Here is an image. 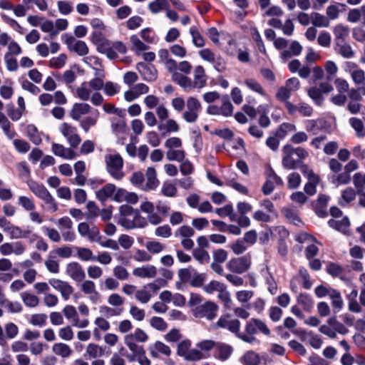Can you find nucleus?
Segmentation results:
<instances>
[{"label": "nucleus", "instance_id": "13", "mask_svg": "<svg viewBox=\"0 0 365 365\" xmlns=\"http://www.w3.org/2000/svg\"><path fill=\"white\" fill-rule=\"evenodd\" d=\"M218 309L219 307L215 302L208 301L196 307L195 315L199 318H206L208 320H212L216 317Z\"/></svg>", "mask_w": 365, "mask_h": 365}, {"label": "nucleus", "instance_id": "28", "mask_svg": "<svg viewBox=\"0 0 365 365\" xmlns=\"http://www.w3.org/2000/svg\"><path fill=\"white\" fill-rule=\"evenodd\" d=\"M116 187L112 183H108L96 192V197L99 201L105 202L114 196Z\"/></svg>", "mask_w": 365, "mask_h": 365}, {"label": "nucleus", "instance_id": "17", "mask_svg": "<svg viewBox=\"0 0 365 365\" xmlns=\"http://www.w3.org/2000/svg\"><path fill=\"white\" fill-rule=\"evenodd\" d=\"M215 327L217 328L227 329L230 331L235 333L239 338L241 334L240 331V322L237 319H230L229 316H222L216 322Z\"/></svg>", "mask_w": 365, "mask_h": 365}, {"label": "nucleus", "instance_id": "6", "mask_svg": "<svg viewBox=\"0 0 365 365\" xmlns=\"http://www.w3.org/2000/svg\"><path fill=\"white\" fill-rule=\"evenodd\" d=\"M177 354L190 361H197L206 358L205 355L197 348H192V342L188 339L182 340L178 344Z\"/></svg>", "mask_w": 365, "mask_h": 365}, {"label": "nucleus", "instance_id": "11", "mask_svg": "<svg viewBox=\"0 0 365 365\" xmlns=\"http://www.w3.org/2000/svg\"><path fill=\"white\" fill-rule=\"evenodd\" d=\"M344 70L347 72L355 86H365V71L354 62L347 61L345 63Z\"/></svg>", "mask_w": 365, "mask_h": 365}, {"label": "nucleus", "instance_id": "44", "mask_svg": "<svg viewBox=\"0 0 365 365\" xmlns=\"http://www.w3.org/2000/svg\"><path fill=\"white\" fill-rule=\"evenodd\" d=\"M217 298L223 303L224 307L226 309H232V300L230 293L227 290L226 286L218 292Z\"/></svg>", "mask_w": 365, "mask_h": 365}, {"label": "nucleus", "instance_id": "53", "mask_svg": "<svg viewBox=\"0 0 365 365\" xmlns=\"http://www.w3.org/2000/svg\"><path fill=\"white\" fill-rule=\"evenodd\" d=\"M77 257L83 261H95L96 256L92 250L87 247H76Z\"/></svg>", "mask_w": 365, "mask_h": 365}, {"label": "nucleus", "instance_id": "63", "mask_svg": "<svg viewBox=\"0 0 365 365\" xmlns=\"http://www.w3.org/2000/svg\"><path fill=\"white\" fill-rule=\"evenodd\" d=\"M120 284L116 278L112 277H107L101 284L103 289L113 291L117 289Z\"/></svg>", "mask_w": 365, "mask_h": 365}, {"label": "nucleus", "instance_id": "54", "mask_svg": "<svg viewBox=\"0 0 365 365\" xmlns=\"http://www.w3.org/2000/svg\"><path fill=\"white\" fill-rule=\"evenodd\" d=\"M217 342L211 339L202 340L196 344V348L201 353L208 352L216 347Z\"/></svg>", "mask_w": 365, "mask_h": 365}, {"label": "nucleus", "instance_id": "30", "mask_svg": "<svg viewBox=\"0 0 365 365\" xmlns=\"http://www.w3.org/2000/svg\"><path fill=\"white\" fill-rule=\"evenodd\" d=\"M99 112L96 110L94 115L81 118V120H78L79 125L85 133H88L92 127H94L97 124Z\"/></svg>", "mask_w": 365, "mask_h": 365}, {"label": "nucleus", "instance_id": "1", "mask_svg": "<svg viewBox=\"0 0 365 365\" xmlns=\"http://www.w3.org/2000/svg\"><path fill=\"white\" fill-rule=\"evenodd\" d=\"M104 86V79L100 78H93L89 81L83 82L76 88V96L83 101H91V103L96 106H100L103 103V97L98 92Z\"/></svg>", "mask_w": 365, "mask_h": 365}, {"label": "nucleus", "instance_id": "40", "mask_svg": "<svg viewBox=\"0 0 365 365\" xmlns=\"http://www.w3.org/2000/svg\"><path fill=\"white\" fill-rule=\"evenodd\" d=\"M158 128L160 131L165 130L168 133H177L180 130V125L174 119L168 118L165 123H160Z\"/></svg>", "mask_w": 365, "mask_h": 365}, {"label": "nucleus", "instance_id": "50", "mask_svg": "<svg viewBox=\"0 0 365 365\" xmlns=\"http://www.w3.org/2000/svg\"><path fill=\"white\" fill-rule=\"evenodd\" d=\"M329 298L331 300V305L333 308L339 311L343 307L344 302L341 294L338 290L331 289Z\"/></svg>", "mask_w": 365, "mask_h": 365}, {"label": "nucleus", "instance_id": "15", "mask_svg": "<svg viewBox=\"0 0 365 365\" xmlns=\"http://www.w3.org/2000/svg\"><path fill=\"white\" fill-rule=\"evenodd\" d=\"M63 313L66 318L71 321L72 326L77 328H86L89 324L87 319L80 320L76 308L72 305H66L63 309Z\"/></svg>", "mask_w": 365, "mask_h": 365}, {"label": "nucleus", "instance_id": "3", "mask_svg": "<svg viewBox=\"0 0 365 365\" xmlns=\"http://www.w3.org/2000/svg\"><path fill=\"white\" fill-rule=\"evenodd\" d=\"M179 86L186 92H190L194 89L204 88L207 81V76L205 68L202 66H197L193 71V80L185 75L179 76Z\"/></svg>", "mask_w": 365, "mask_h": 365}, {"label": "nucleus", "instance_id": "52", "mask_svg": "<svg viewBox=\"0 0 365 365\" xmlns=\"http://www.w3.org/2000/svg\"><path fill=\"white\" fill-rule=\"evenodd\" d=\"M244 83L248 88L259 95L264 96L266 93L260 83L254 78H247L245 80Z\"/></svg>", "mask_w": 365, "mask_h": 365}, {"label": "nucleus", "instance_id": "25", "mask_svg": "<svg viewBox=\"0 0 365 365\" xmlns=\"http://www.w3.org/2000/svg\"><path fill=\"white\" fill-rule=\"evenodd\" d=\"M157 268L152 264L143 265L133 270V274L140 278L152 279L157 275Z\"/></svg>", "mask_w": 365, "mask_h": 365}, {"label": "nucleus", "instance_id": "23", "mask_svg": "<svg viewBox=\"0 0 365 365\" xmlns=\"http://www.w3.org/2000/svg\"><path fill=\"white\" fill-rule=\"evenodd\" d=\"M232 352L233 348L231 345L222 342H217L215 349L214 356L222 361H225L230 357Z\"/></svg>", "mask_w": 365, "mask_h": 365}, {"label": "nucleus", "instance_id": "12", "mask_svg": "<svg viewBox=\"0 0 365 365\" xmlns=\"http://www.w3.org/2000/svg\"><path fill=\"white\" fill-rule=\"evenodd\" d=\"M250 257L245 255L231 259L227 263V268L232 273L240 274L247 272L250 269Z\"/></svg>", "mask_w": 365, "mask_h": 365}, {"label": "nucleus", "instance_id": "31", "mask_svg": "<svg viewBox=\"0 0 365 365\" xmlns=\"http://www.w3.org/2000/svg\"><path fill=\"white\" fill-rule=\"evenodd\" d=\"M146 184L145 190H155L158 184L159 180L157 178L156 171L153 168L149 167L146 170Z\"/></svg>", "mask_w": 365, "mask_h": 365}, {"label": "nucleus", "instance_id": "24", "mask_svg": "<svg viewBox=\"0 0 365 365\" xmlns=\"http://www.w3.org/2000/svg\"><path fill=\"white\" fill-rule=\"evenodd\" d=\"M138 68L143 78L148 82L154 81L158 76L157 71L153 65H146L144 63H138Z\"/></svg>", "mask_w": 365, "mask_h": 365}, {"label": "nucleus", "instance_id": "21", "mask_svg": "<svg viewBox=\"0 0 365 365\" xmlns=\"http://www.w3.org/2000/svg\"><path fill=\"white\" fill-rule=\"evenodd\" d=\"M287 112L290 115H294L298 112L304 117H309L313 113V108L308 103L300 102L297 105L288 104Z\"/></svg>", "mask_w": 365, "mask_h": 365}, {"label": "nucleus", "instance_id": "58", "mask_svg": "<svg viewBox=\"0 0 365 365\" xmlns=\"http://www.w3.org/2000/svg\"><path fill=\"white\" fill-rule=\"evenodd\" d=\"M205 280L206 274L199 273L195 269L189 284L194 287H200L203 285Z\"/></svg>", "mask_w": 365, "mask_h": 365}, {"label": "nucleus", "instance_id": "37", "mask_svg": "<svg viewBox=\"0 0 365 365\" xmlns=\"http://www.w3.org/2000/svg\"><path fill=\"white\" fill-rule=\"evenodd\" d=\"M167 70L171 73L172 80L179 84V76H182V73L178 71V63L173 58H170L163 63Z\"/></svg>", "mask_w": 365, "mask_h": 365}, {"label": "nucleus", "instance_id": "38", "mask_svg": "<svg viewBox=\"0 0 365 365\" xmlns=\"http://www.w3.org/2000/svg\"><path fill=\"white\" fill-rule=\"evenodd\" d=\"M20 297L23 303L27 307L34 308L39 304V298L34 294L24 292L21 293Z\"/></svg>", "mask_w": 365, "mask_h": 365}, {"label": "nucleus", "instance_id": "46", "mask_svg": "<svg viewBox=\"0 0 365 365\" xmlns=\"http://www.w3.org/2000/svg\"><path fill=\"white\" fill-rule=\"evenodd\" d=\"M161 192L165 197H174L177 195L178 189L174 183L165 181L162 185Z\"/></svg>", "mask_w": 365, "mask_h": 365}, {"label": "nucleus", "instance_id": "9", "mask_svg": "<svg viewBox=\"0 0 365 365\" xmlns=\"http://www.w3.org/2000/svg\"><path fill=\"white\" fill-rule=\"evenodd\" d=\"M186 110L182 113V118L188 123H195L201 111L202 106L199 100L190 96L186 101Z\"/></svg>", "mask_w": 365, "mask_h": 365}, {"label": "nucleus", "instance_id": "61", "mask_svg": "<svg viewBox=\"0 0 365 365\" xmlns=\"http://www.w3.org/2000/svg\"><path fill=\"white\" fill-rule=\"evenodd\" d=\"M145 247L152 254H159L165 250V246L158 241L153 240L147 242Z\"/></svg>", "mask_w": 365, "mask_h": 365}, {"label": "nucleus", "instance_id": "32", "mask_svg": "<svg viewBox=\"0 0 365 365\" xmlns=\"http://www.w3.org/2000/svg\"><path fill=\"white\" fill-rule=\"evenodd\" d=\"M27 185L31 191L40 199L45 198L49 193L48 190L42 184H39L36 181L29 180L27 181Z\"/></svg>", "mask_w": 365, "mask_h": 365}, {"label": "nucleus", "instance_id": "29", "mask_svg": "<svg viewBox=\"0 0 365 365\" xmlns=\"http://www.w3.org/2000/svg\"><path fill=\"white\" fill-rule=\"evenodd\" d=\"M333 33L336 43H344L349 35L350 29L347 26L339 24L334 27Z\"/></svg>", "mask_w": 365, "mask_h": 365}, {"label": "nucleus", "instance_id": "57", "mask_svg": "<svg viewBox=\"0 0 365 365\" xmlns=\"http://www.w3.org/2000/svg\"><path fill=\"white\" fill-rule=\"evenodd\" d=\"M150 325L155 329L164 331L168 328L167 322L161 317H153L150 319Z\"/></svg>", "mask_w": 365, "mask_h": 365}, {"label": "nucleus", "instance_id": "4", "mask_svg": "<svg viewBox=\"0 0 365 365\" xmlns=\"http://www.w3.org/2000/svg\"><path fill=\"white\" fill-rule=\"evenodd\" d=\"M245 331V333H241L239 335V338L247 343L254 342L256 339L254 335L258 333H262L265 336H270L271 334V331L267 324L257 318H252L246 322Z\"/></svg>", "mask_w": 365, "mask_h": 365}, {"label": "nucleus", "instance_id": "35", "mask_svg": "<svg viewBox=\"0 0 365 365\" xmlns=\"http://www.w3.org/2000/svg\"><path fill=\"white\" fill-rule=\"evenodd\" d=\"M86 354L90 359H97L105 354V349L98 344L90 343L86 348Z\"/></svg>", "mask_w": 365, "mask_h": 365}, {"label": "nucleus", "instance_id": "22", "mask_svg": "<svg viewBox=\"0 0 365 365\" xmlns=\"http://www.w3.org/2000/svg\"><path fill=\"white\" fill-rule=\"evenodd\" d=\"M51 150L55 155L66 160H72L77 156L76 152L71 146L70 148H66L59 143H53L51 146Z\"/></svg>", "mask_w": 365, "mask_h": 365}, {"label": "nucleus", "instance_id": "48", "mask_svg": "<svg viewBox=\"0 0 365 365\" xmlns=\"http://www.w3.org/2000/svg\"><path fill=\"white\" fill-rule=\"evenodd\" d=\"M193 257L200 264L208 263L210 259V255L207 251L202 248H195L192 250Z\"/></svg>", "mask_w": 365, "mask_h": 365}, {"label": "nucleus", "instance_id": "10", "mask_svg": "<svg viewBox=\"0 0 365 365\" xmlns=\"http://www.w3.org/2000/svg\"><path fill=\"white\" fill-rule=\"evenodd\" d=\"M118 223L125 229L143 228L147 225V220L141 216L139 211L127 217H118Z\"/></svg>", "mask_w": 365, "mask_h": 365}, {"label": "nucleus", "instance_id": "56", "mask_svg": "<svg viewBox=\"0 0 365 365\" xmlns=\"http://www.w3.org/2000/svg\"><path fill=\"white\" fill-rule=\"evenodd\" d=\"M195 235V230L188 225H182L175 232L176 237L191 238Z\"/></svg>", "mask_w": 365, "mask_h": 365}, {"label": "nucleus", "instance_id": "19", "mask_svg": "<svg viewBox=\"0 0 365 365\" xmlns=\"http://www.w3.org/2000/svg\"><path fill=\"white\" fill-rule=\"evenodd\" d=\"M92 107L86 102L75 103L69 110V116L73 120L78 121L81 118L91 112Z\"/></svg>", "mask_w": 365, "mask_h": 365}, {"label": "nucleus", "instance_id": "2", "mask_svg": "<svg viewBox=\"0 0 365 365\" xmlns=\"http://www.w3.org/2000/svg\"><path fill=\"white\" fill-rule=\"evenodd\" d=\"M282 152V164L284 168L288 170L296 169L309 155V152L304 148H294L289 144L284 145Z\"/></svg>", "mask_w": 365, "mask_h": 365}, {"label": "nucleus", "instance_id": "18", "mask_svg": "<svg viewBox=\"0 0 365 365\" xmlns=\"http://www.w3.org/2000/svg\"><path fill=\"white\" fill-rule=\"evenodd\" d=\"M66 274L75 282H81L86 279V273L81 264L76 262L66 265Z\"/></svg>", "mask_w": 365, "mask_h": 365}, {"label": "nucleus", "instance_id": "41", "mask_svg": "<svg viewBox=\"0 0 365 365\" xmlns=\"http://www.w3.org/2000/svg\"><path fill=\"white\" fill-rule=\"evenodd\" d=\"M336 46L337 47V53L344 58H351L354 56L355 52L349 44L344 42L337 43Z\"/></svg>", "mask_w": 365, "mask_h": 365}, {"label": "nucleus", "instance_id": "59", "mask_svg": "<svg viewBox=\"0 0 365 365\" xmlns=\"http://www.w3.org/2000/svg\"><path fill=\"white\" fill-rule=\"evenodd\" d=\"M308 96L318 105L322 106L324 103V98L321 93L320 89L317 87H312L308 90Z\"/></svg>", "mask_w": 365, "mask_h": 365}, {"label": "nucleus", "instance_id": "62", "mask_svg": "<svg viewBox=\"0 0 365 365\" xmlns=\"http://www.w3.org/2000/svg\"><path fill=\"white\" fill-rule=\"evenodd\" d=\"M47 315L46 314L39 313L32 314L29 319V323L34 326L43 327L46 324Z\"/></svg>", "mask_w": 365, "mask_h": 365}, {"label": "nucleus", "instance_id": "7", "mask_svg": "<svg viewBox=\"0 0 365 365\" xmlns=\"http://www.w3.org/2000/svg\"><path fill=\"white\" fill-rule=\"evenodd\" d=\"M319 331L331 339H335L336 334L345 335L349 332V329L341 322L336 319V317L328 319L327 324L322 325Z\"/></svg>", "mask_w": 365, "mask_h": 365}, {"label": "nucleus", "instance_id": "26", "mask_svg": "<svg viewBox=\"0 0 365 365\" xmlns=\"http://www.w3.org/2000/svg\"><path fill=\"white\" fill-rule=\"evenodd\" d=\"M51 350L54 354L63 359L70 357L73 353L71 347L68 344L63 342L55 343L52 346Z\"/></svg>", "mask_w": 365, "mask_h": 365}, {"label": "nucleus", "instance_id": "5", "mask_svg": "<svg viewBox=\"0 0 365 365\" xmlns=\"http://www.w3.org/2000/svg\"><path fill=\"white\" fill-rule=\"evenodd\" d=\"M106 171L117 180L124 178L123 159L119 153H109L104 156Z\"/></svg>", "mask_w": 365, "mask_h": 365}, {"label": "nucleus", "instance_id": "20", "mask_svg": "<svg viewBox=\"0 0 365 365\" xmlns=\"http://www.w3.org/2000/svg\"><path fill=\"white\" fill-rule=\"evenodd\" d=\"M81 282L80 286L81 291L84 294L88 295L91 301L96 302L100 299L101 295L96 289L95 282L91 279H84Z\"/></svg>", "mask_w": 365, "mask_h": 365}, {"label": "nucleus", "instance_id": "14", "mask_svg": "<svg viewBox=\"0 0 365 365\" xmlns=\"http://www.w3.org/2000/svg\"><path fill=\"white\" fill-rule=\"evenodd\" d=\"M78 232L82 237L86 238L91 242L100 240L99 229L95 225L90 226L87 222H83L78 224Z\"/></svg>", "mask_w": 365, "mask_h": 365}, {"label": "nucleus", "instance_id": "27", "mask_svg": "<svg viewBox=\"0 0 365 365\" xmlns=\"http://www.w3.org/2000/svg\"><path fill=\"white\" fill-rule=\"evenodd\" d=\"M328 224L333 229H335L344 235L349 234L350 222L347 217H344L340 220L331 219L329 220Z\"/></svg>", "mask_w": 365, "mask_h": 365}, {"label": "nucleus", "instance_id": "45", "mask_svg": "<svg viewBox=\"0 0 365 365\" xmlns=\"http://www.w3.org/2000/svg\"><path fill=\"white\" fill-rule=\"evenodd\" d=\"M215 213L221 217H229L230 220H236V215L234 213L232 205L230 204L215 210Z\"/></svg>", "mask_w": 365, "mask_h": 365}, {"label": "nucleus", "instance_id": "60", "mask_svg": "<svg viewBox=\"0 0 365 365\" xmlns=\"http://www.w3.org/2000/svg\"><path fill=\"white\" fill-rule=\"evenodd\" d=\"M282 213L288 220L294 225H298L301 222L297 212L292 208L284 207L282 210Z\"/></svg>", "mask_w": 365, "mask_h": 365}, {"label": "nucleus", "instance_id": "39", "mask_svg": "<svg viewBox=\"0 0 365 365\" xmlns=\"http://www.w3.org/2000/svg\"><path fill=\"white\" fill-rule=\"evenodd\" d=\"M311 22L315 27H328L329 26V20L323 14L317 12L311 14Z\"/></svg>", "mask_w": 365, "mask_h": 365}, {"label": "nucleus", "instance_id": "64", "mask_svg": "<svg viewBox=\"0 0 365 365\" xmlns=\"http://www.w3.org/2000/svg\"><path fill=\"white\" fill-rule=\"evenodd\" d=\"M353 184L358 192H362L365 186V173H356L353 176Z\"/></svg>", "mask_w": 365, "mask_h": 365}, {"label": "nucleus", "instance_id": "33", "mask_svg": "<svg viewBox=\"0 0 365 365\" xmlns=\"http://www.w3.org/2000/svg\"><path fill=\"white\" fill-rule=\"evenodd\" d=\"M12 124L4 113H0V126L5 135L10 140L14 138L16 133L11 129Z\"/></svg>", "mask_w": 365, "mask_h": 365}, {"label": "nucleus", "instance_id": "36", "mask_svg": "<svg viewBox=\"0 0 365 365\" xmlns=\"http://www.w3.org/2000/svg\"><path fill=\"white\" fill-rule=\"evenodd\" d=\"M356 191L352 187H346L342 191L341 197L339 200V203L341 206H347L349 203L356 199Z\"/></svg>", "mask_w": 365, "mask_h": 365}, {"label": "nucleus", "instance_id": "51", "mask_svg": "<svg viewBox=\"0 0 365 365\" xmlns=\"http://www.w3.org/2000/svg\"><path fill=\"white\" fill-rule=\"evenodd\" d=\"M296 130L295 125L291 123H283L276 131V135L279 138H284L288 133Z\"/></svg>", "mask_w": 365, "mask_h": 365}, {"label": "nucleus", "instance_id": "16", "mask_svg": "<svg viewBox=\"0 0 365 365\" xmlns=\"http://www.w3.org/2000/svg\"><path fill=\"white\" fill-rule=\"evenodd\" d=\"M48 282L54 289L61 293L62 298L65 301L69 299L73 292V287L66 281L53 278L51 279Z\"/></svg>", "mask_w": 365, "mask_h": 365}, {"label": "nucleus", "instance_id": "55", "mask_svg": "<svg viewBox=\"0 0 365 365\" xmlns=\"http://www.w3.org/2000/svg\"><path fill=\"white\" fill-rule=\"evenodd\" d=\"M225 286L219 281L212 280L203 287V290L208 294H213L215 292L218 293Z\"/></svg>", "mask_w": 365, "mask_h": 365}, {"label": "nucleus", "instance_id": "42", "mask_svg": "<svg viewBox=\"0 0 365 365\" xmlns=\"http://www.w3.org/2000/svg\"><path fill=\"white\" fill-rule=\"evenodd\" d=\"M124 342L129 350L136 356L145 353L143 346L138 345L135 341L132 340L131 336H125Z\"/></svg>", "mask_w": 365, "mask_h": 365}, {"label": "nucleus", "instance_id": "8", "mask_svg": "<svg viewBox=\"0 0 365 365\" xmlns=\"http://www.w3.org/2000/svg\"><path fill=\"white\" fill-rule=\"evenodd\" d=\"M58 130L71 148H76L80 145L81 138L74 125L67 122L62 123L58 126Z\"/></svg>", "mask_w": 365, "mask_h": 365}, {"label": "nucleus", "instance_id": "34", "mask_svg": "<svg viewBox=\"0 0 365 365\" xmlns=\"http://www.w3.org/2000/svg\"><path fill=\"white\" fill-rule=\"evenodd\" d=\"M349 123L354 130L356 137L360 138L365 137V125L361 118L356 117L350 118Z\"/></svg>", "mask_w": 365, "mask_h": 365}, {"label": "nucleus", "instance_id": "47", "mask_svg": "<svg viewBox=\"0 0 365 365\" xmlns=\"http://www.w3.org/2000/svg\"><path fill=\"white\" fill-rule=\"evenodd\" d=\"M297 301L307 312H310L314 305L312 298L307 294H299L297 298Z\"/></svg>", "mask_w": 365, "mask_h": 365}, {"label": "nucleus", "instance_id": "43", "mask_svg": "<svg viewBox=\"0 0 365 365\" xmlns=\"http://www.w3.org/2000/svg\"><path fill=\"white\" fill-rule=\"evenodd\" d=\"M292 96V92L288 90L284 86H281L277 93H276V98L281 102H283L284 104V106L286 109L287 110V106L288 104H293L291 103L289 99Z\"/></svg>", "mask_w": 365, "mask_h": 365}, {"label": "nucleus", "instance_id": "49", "mask_svg": "<svg viewBox=\"0 0 365 365\" xmlns=\"http://www.w3.org/2000/svg\"><path fill=\"white\" fill-rule=\"evenodd\" d=\"M166 158L168 160L182 162L185 160V152L182 149L168 150Z\"/></svg>", "mask_w": 365, "mask_h": 365}]
</instances>
